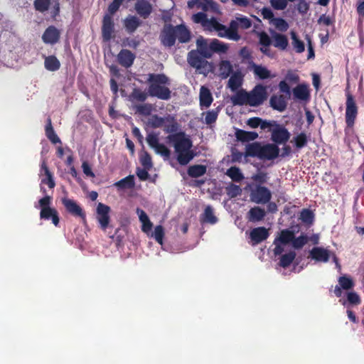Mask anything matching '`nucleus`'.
<instances>
[{"label":"nucleus","instance_id":"1","mask_svg":"<svg viewBox=\"0 0 364 364\" xmlns=\"http://www.w3.org/2000/svg\"><path fill=\"white\" fill-rule=\"evenodd\" d=\"M168 142L173 145L177 154V161L181 166H186L196 156L192 148V141L189 137L186 136L184 132L181 131L175 134H169L167 136Z\"/></svg>","mask_w":364,"mask_h":364},{"label":"nucleus","instance_id":"2","mask_svg":"<svg viewBox=\"0 0 364 364\" xmlns=\"http://www.w3.org/2000/svg\"><path fill=\"white\" fill-rule=\"evenodd\" d=\"M161 43L164 46L171 47L175 45L176 39L181 43H188L191 40V31L183 24L173 26L172 24H166L164 26L161 33Z\"/></svg>","mask_w":364,"mask_h":364},{"label":"nucleus","instance_id":"3","mask_svg":"<svg viewBox=\"0 0 364 364\" xmlns=\"http://www.w3.org/2000/svg\"><path fill=\"white\" fill-rule=\"evenodd\" d=\"M147 82L149 84L148 87L149 95L151 97H156L161 100H169L171 92L168 87L169 78L164 74L151 73L148 75Z\"/></svg>","mask_w":364,"mask_h":364},{"label":"nucleus","instance_id":"4","mask_svg":"<svg viewBox=\"0 0 364 364\" xmlns=\"http://www.w3.org/2000/svg\"><path fill=\"white\" fill-rule=\"evenodd\" d=\"M125 0H113L107 7L108 14L104 15L102 23V38L103 41L108 42L114 37V23L112 15L117 12ZM127 1L133 0H127Z\"/></svg>","mask_w":364,"mask_h":364},{"label":"nucleus","instance_id":"5","mask_svg":"<svg viewBox=\"0 0 364 364\" xmlns=\"http://www.w3.org/2000/svg\"><path fill=\"white\" fill-rule=\"evenodd\" d=\"M252 25L251 18L242 14H237L235 19L231 20L229 26V31L225 35L228 39L238 41L240 36L238 33V29L246 30L250 28Z\"/></svg>","mask_w":364,"mask_h":364},{"label":"nucleus","instance_id":"6","mask_svg":"<svg viewBox=\"0 0 364 364\" xmlns=\"http://www.w3.org/2000/svg\"><path fill=\"white\" fill-rule=\"evenodd\" d=\"M52 198L46 196L38 200L41 207L40 218L45 220H52V223L55 226H58L60 222L58 212L55 208L49 207L51 203Z\"/></svg>","mask_w":364,"mask_h":364},{"label":"nucleus","instance_id":"7","mask_svg":"<svg viewBox=\"0 0 364 364\" xmlns=\"http://www.w3.org/2000/svg\"><path fill=\"white\" fill-rule=\"evenodd\" d=\"M146 141L150 147L155 150L156 154L168 161L171 157V150L163 143L159 141L158 134L154 132L149 133L146 136Z\"/></svg>","mask_w":364,"mask_h":364},{"label":"nucleus","instance_id":"8","mask_svg":"<svg viewBox=\"0 0 364 364\" xmlns=\"http://www.w3.org/2000/svg\"><path fill=\"white\" fill-rule=\"evenodd\" d=\"M206 58L203 56L196 50H191L188 55V62L191 67L196 68L200 73H205L210 70Z\"/></svg>","mask_w":364,"mask_h":364},{"label":"nucleus","instance_id":"9","mask_svg":"<svg viewBox=\"0 0 364 364\" xmlns=\"http://www.w3.org/2000/svg\"><path fill=\"white\" fill-rule=\"evenodd\" d=\"M271 191L266 186H256L251 191L250 198L256 204L265 205L272 200Z\"/></svg>","mask_w":364,"mask_h":364},{"label":"nucleus","instance_id":"10","mask_svg":"<svg viewBox=\"0 0 364 364\" xmlns=\"http://www.w3.org/2000/svg\"><path fill=\"white\" fill-rule=\"evenodd\" d=\"M248 106H260L267 99L266 87L262 85L254 87L252 91L247 92Z\"/></svg>","mask_w":364,"mask_h":364},{"label":"nucleus","instance_id":"11","mask_svg":"<svg viewBox=\"0 0 364 364\" xmlns=\"http://www.w3.org/2000/svg\"><path fill=\"white\" fill-rule=\"evenodd\" d=\"M347 100H346L345 120L348 127H353L358 114V107L353 97L349 92L346 94Z\"/></svg>","mask_w":364,"mask_h":364},{"label":"nucleus","instance_id":"12","mask_svg":"<svg viewBox=\"0 0 364 364\" xmlns=\"http://www.w3.org/2000/svg\"><path fill=\"white\" fill-rule=\"evenodd\" d=\"M61 203L64 205L65 210L75 218H80L82 221H86V213L80 205L73 199L66 197L61 199Z\"/></svg>","mask_w":364,"mask_h":364},{"label":"nucleus","instance_id":"13","mask_svg":"<svg viewBox=\"0 0 364 364\" xmlns=\"http://www.w3.org/2000/svg\"><path fill=\"white\" fill-rule=\"evenodd\" d=\"M203 27L205 31L217 32L220 38H227L225 35L228 32V27L220 23L215 17L208 18Z\"/></svg>","mask_w":364,"mask_h":364},{"label":"nucleus","instance_id":"14","mask_svg":"<svg viewBox=\"0 0 364 364\" xmlns=\"http://www.w3.org/2000/svg\"><path fill=\"white\" fill-rule=\"evenodd\" d=\"M109 211L110 208L109 205L101 203L97 205L96 218L102 230H107L109 223Z\"/></svg>","mask_w":364,"mask_h":364},{"label":"nucleus","instance_id":"15","mask_svg":"<svg viewBox=\"0 0 364 364\" xmlns=\"http://www.w3.org/2000/svg\"><path fill=\"white\" fill-rule=\"evenodd\" d=\"M290 133L285 127L280 124H276V127L272 131L271 139L273 144H286L289 139Z\"/></svg>","mask_w":364,"mask_h":364},{"label":"nucleus","instance_id":"16","mask_svg":"<svg viewBox=\"0 0 364 364\" xmlns=\"http://www.w3.org/2000/svg\"><path fill=\"white\" fill-rule=\"evenodd\" d=\"M60 38V31L53 25L48 26L41 36L43 43L50 45L58 43Z\"/></svg>","mask_w":364,"mask_h":364},{"label":"nucleus","instance_id":"17","mask_svg":"<svg viewBox=\"0 0 364 364\" xmlns=\"http://www.w3.org/2000/svg\"><path fill=\"white\" fill-rule=\"evenodd\" d=\"M279 156V148L273 143L262 145L259 159L273 160Z\"/></svg>","mask_w":364,"mask_h":364},{"label":"nucleus","instance_id":"18","mask_svg":"<svg viewBox=\"0 0 364 364\" xmlns=\"http://www.w3.org/2000/svg\"><path fill=\"white\" fill-rule=\"evenodd\" d=\"M259 37V43L261 47L259 50L262 54L266 56L273 58L274 54L272 50L269 48V46L272 45V38L268 36V34L265 31H261L258 33Z\"/></svg>","mask_w":364,"mask_h":364},{"label":"nucleus","instance_id":"19","mask_svg":"<svg viewBox=\"0 0 364 364\" xmlns=\"http://www.w3.org/2000/svg\"><path fill=\"white\" fill-rule=\"evenodd\" d=\"M269 235L268 229L265 227L255 228L252 229L250 234H249V237H250L253 245H257L265 241Z\"/></svg>","mask_w":364,"mask_h":364},{"label":"nucleus","instance_id":"20","mask_svg":"<svg viewBox=\"0 0 364 364\" xmlns=\"http://www.w3.org/2000/svg\"><path fill=\"white\" fill-rule=\"evenodd\" d=\"M134 9L136 14L144 19H147L152 13V6L147 0H137Z\"/></svg>","mask_w":364,"mask_h":364},{"label":"nucleus","instance_id":"21","mask_svg":"<svg viewBox=\"0 0 364 364\" xmlns=\"http://www.w3.org/2000/svg\"><path fill=\"white\" fill-rule=\"evenodd\" d=\"M287 82H299V76L291 70H289L286 75L285 80H282L279 83V88L282 93H286L288 97L290 95V87Z\"/></svg>","mask_w":364,"mask_h":364},{"label":"nucleus","instance_id":"22","mask_svg":"<svg viewBox=\"0 0 364 364\" xmlns=\"http://www.w3.org/2000/svg\"><path fill=\"white\" fill-rule=\"evenodd\" d=\"M309 256L316 262H327L329 261L330 252L327 249L316 247L310 250Z\"/></svg>","mask_w":364,"mask_h":364},{"label":"nucleus","instance_id":"23","mask_svg":"<svg viewBox=\"0 0 364 364\" xmlns=\"http://www.w3.org/2000/svg\"><path fill=\"white\" fill-rule=\"evenodd\" d=\"M119 63L125 68H129L134 64L135 55L129 50L123 49L117 55Z\"/></svg>","mask_w":364,"mask_h":364},{"label":"nucleus","instance_id":"24","mask_svg":"<svg viewBox=\"0 0 364 364\" xmlns=\"http://www.w3.org/2000/svg\"><path fill=\"white\" fill-rule=\"evenodd\" d=\"M294 98L297 100L307 102L310 100V91L306 84H299L293 89Z\"/></svg>","mask_w":364,"mask_h":364},{"label":"nucleus","instance_id":"25","mask_svg":"<svg viewBox=\"0 0 364 364\" xmlns=\"http://www.w3.org/2000/svg\"><path fill=\"white\" fill-rule=\"evenodd\" d=\"M272 41L273 46L279 50H286L288 45V38L286 35L276 31H272Z\"/></svg>","mask_w":364,"mask_h":364},{"label":"nucleus","instance_id":"26","mask_svg":"<svg viewBox=\"0 0 364 364\" xmlns=\"http://www.w3.org/2000/svg\"><path fill=\"white\" fill-rule=\"evenodd\" d=\"M266 216V211L259 206H254L247 211V218L249 222L255 223L262 221Z\"/></svg>","mask_w":364,"mask_h":364},{"label":"nucleus","instance_id":"27","mask_svg":"<svg viewBox=\"0 0 364 364\" xmlns=\"http://www.w3.org/2000/svg\"><path fill=\"white\" fill-rule=\"evenodd\" d=\"M270 105L279 112L285 111L287 107V97L282 95H273L270 99Z\"/></svg>","mask_w":364,"mask_h":364},{"label":"nucleus","instance_id":"28","mask_svg":"<svg viewBox=\"0 0 364 364\" xmlns=\"http://www.w3.org/2000/svg\"><path fill=\"white\" fill-rule=\"evenodd\" d=\"M250 67L252 68L255 76L259 80H264L272 77L271 71L267 69V68L257 65L254 62H251Z\"/></svg>","mask_w":364,"mask_h":364},{"label":"nucleus","instance_id":"29","mask_svg":"<svg viewBox=\"0 0 364 364\" xmlns=\"http://www.w3.org/2000/svg\"><path fill=\"white\" fill-rule=\"evenodd\" d=\"M235 136H236L237 141L245 143L254 141L259 137V135L255 132L237 129L235 132Z\"/></svg>","mask_w":364,"mask_h":364},{"label":"nucleus","instance_id":"30","mask_svg":"<svg viewBox=\"0 0 364 364\" xmlns=\"http://www.w3.org/2000/svg\"><path fill=\"white\" fill-rule=\"evenodd\" d=\"M141 25V21L135 16H129L124 19V27L126 31L132 33Z\"/></svg>","mask_w":364,"mask_h":364},{"label":"nucleus","instance_id":"31","mask_svg":"<svg viewBox=\"0 0 364 364\" xmlns=\"http://www.w3.org/2000/svg\"><path fill=\"white\" fill-rule=\"evenodd\" d=\"M231 102L235 106L248 105L247 92L241 89L231 97Z\"/></svg>","mask_w":364,"mask_h":364},{"label":"nucleus","instance_id":"32","mask_svg":"<svg viewBox=\"0 0 364 364\" xmlns=\"http://www.w3.org/2000/svg\"><path fill=\"white\" fill-rule=\"evenodd\" d=\"M200 106L208 107L213 102L212 94L206 87H200L199 93Z\"/></svg>","mask_w":364,"mask_h":364},{"label":"nucleus","instance_id":"33","mask_svg":"<svg viewBox=\"0 0 364 364\" xmlns=\"http://www.w3.org/2000/svg\"><path fill=\"white\" fill-rule=\"evenodd\" d=\"M294 232L289 229H283L279 232V236L274 239V242H280L282 245H287L292 242L294 239Z\"/></svg>","mask_w":364,"mask_h":364},{"label":"nucleus","instance_id":"34","mask_svg":"<svg viewBox=\"0 0 364 364\" xmlns=\"http://www.w3.org/2000/svg\"><path fill=\"white\" fill-rule=\"evenodd\" d=\"M164 132L170 134L178 132L179 124L174 117L168 115L164 125Z\"/></svg>","mask_w":364,"mask_h":364},{"label":"nucleus","instance_id":"35","mask_svg":"<svg viewBox=\"0 0 364 364\" xmlns=\"http://www.w3.org/2000/svg\"><path fill=\"white\" fill-rule=\"evenodd\" d=\"M198 52L205 58H211L212 51L210 48V44L208 45L205 40L203 38H198L196 41Z\"/></svg>","mask_w":364,"mask_h":364},{"label":"nucleus","instance_id":"36","mask_svg":"<svg viewBox=\"0 0 364 364\" xmlns=\"http://www.w3.org/2000/svg\"><path fill=\"white\" fill-rule=\"evenodd\" d=\"M242 82V75L240 71H237L231 75L229 81H228V87H229L232 91H236L240 87Z\"/></svg>","mask_w":364,"mask_h":364},{"label":"nucleus","instance_id":"37","mask_svg":"<svg viewBox=\"0 0 364 364\" xmlns=\"http://www.w3.org/2000/svg\"><path fill=\"white\" fill-rule=\"evenodd\" d=\"M46 136L49 141L53 144L60 143V139L55 134V131L53 128L51 118H47L46 124L45 127Z\"/></svg>","mask_w":364,"mask_h":364},{"label":"nucleus","instance_id":"38","mask_svg":"<svg viewBox=\"0 0 364 364\" xmlns=\"http://www.w3.org/2000/svg\"><path fill=\"white\" fill-rule=\"evenodd\" d=\"M148 96H149V92L142 91L139 87H134L132 92L129 94V99L132 102L137 101L143 102L147 100Z\"/></svg>","mask_w":364,"mask_h":364},{"label":"nucleus","instance_id":"39","mask_svg":"<svg viewBox=\"0 0 364 364\" xmlns=\"http://www.w3.org/2000/svg\"><path fill=\"white\" fill-rule=\"evenodd\" d=\"M44 65L46 70L54 72L60 69V63L57 57L48 55L45 58Z\"/></svg>","mask_w":364,"mask_h":364},{"label":"nucleus","instance_id":"40","mask_svg":"<svg viewBox=\"0 0 364 364\" xmlns=\"http://www.w3.org/2000/svg\"><path fill=\"white\" fill-rule=\"evenodd\" d=\"M309 139L306 134L301 132L296 136L293 137L291 143H294V147L296 150H301L304 146H306Z\"/></svg>","mask_w":364,"mask_h":364},{"label":"nucleus","instance_id":"41","mask_svg":"<svg viewBox=\"0 0 364 364\" xmlns=\"http://www.w3.org/2000/svg\"><path fill=\"white\" fill-rule=\"evenodd\" d=\"M295 257L296 253L294 251H289L285 255H280L279 265L282 268H288L292 264Z\"/></svg>","mask_w":364,"mask_h":364},{"label":"nucleus","instance_id":"42","mask_svg":"<svg viewBox=\"0 0 364 364\" xmlns=\"http://www.w3.org/2000/svg\"><path fill=\"white\" fill-rule=\"evenodd\" d=\"M232 65L230 61L223 60L220 63L219 65V72L220 75L223 79L228 78L229 76L232 75Z\"/></svg>","mask_w":364,"mask_h":364},{"label":"nucleus","instance_id":"43","mask_svg":"<svg viewBox=\"0 0 364 364\" xmlns=\"http://www.w3.org/2000/svg\"><path fill=\"white\" fill-rule=\"evenodd\" d=\"M114 186L122 189L134 188L135 186L134 175L130 174L122 180L117 181Z\"/></svg>","mask_w":364,"mask_h":364},{"label":"nucleus","instance_id":"44","mask_svg":"<svg viewBox=\"0 0 364 364\" xmlns=\"http://www.w3.org/2000/svg\"><path fill=\"white\" fill-rule=\"evenodd\" d=\"M206 173V166L204 165H193L188 169V174L191 178H198Z\"/></svg>","mask_w":364,"mask_h":364},{"label":"nucleus","instance_id":"45","mask_svg":"<svg viewBox=\"0 0 364 364\" xmlns=\"http://www.w3.org/2000/svg\"><path fill=\"white\" fill-rule=\"evenodd\" d=\"M226 175L235 182H240L244 179V175L241 173L240 168L236 166L227 169Z\"/></svg>","mask_w":364,"mask_h":364},{"label":"nucleus","instance_id":"46","mask_svg":"<svg viewBox=\"0 0 364 364\" xmlns=\"http://www.w3.org/2000/svg\"><path fill=\"white\" fill-rule=\"evenodd\" d=\"M262 145L259 142H252L246 147V156L259 157Z\"/></svg>","mask_w":364,"mask_h":364},{"label":"nucleus","instance_id":"47","mask_svg":"<svg viewBox=\"0 0 364 364\" xmlns=\"http://www.w3.org/2000/svg\"><path fill=\"white\" fill-rule=\"evenodd\" d=\"M210 48L213 53H225L228 49V46L225 43L220 42L218 39H213L210 43Z\"/></svg>","mask_w":364,"mask_h":364},{"label":"nucleus","instance_id":"48","mask_svg":"<svg viewBox=\"0 0 364 364\" xmlns=\"http://www.w3.org/2000/svg\"><path fill=\"white\" fill-rule=\"evenodd\" d=\"M300 219L304 224H312L314 220V213L312 210L304 208L301 211Z\"/></svg>","mask_w":364,"mask_h":364},{"label":"nucleus","instance_id":"49","mask_svg":"<svg viewBox=\"0 0 364 364\" xmlns=\"http://www.w3.org/2000/svg\"><path fill=\"white\" fill-rule=\"evenodd\" d=\"M290 35H291L292 45L295 51L299 53L304 52V43H303V41L298 38L294 31H291V33H290Z\"/></svg>","mask_w":364,"mask_h":364},{"label":"nucleus","instance_id":"50","mask_svg":"<svg viewBox=\"0 0 364 364\" xmlns=\"http://www.w3.org/2000/svg\"><path fill=\"white\" fill-rule=\"evenodd\" d=\"M203 215V221L205 223L214 224L218 222V218L214 215L213 210L210 205L205 207Z\"/></svg>","mask_w":364,"mask_h":364},{"label":"nucleus","instance_id":"51","mask_svg":"<svg viewBox=\"0 0 364 364\" xmlns=\"http://www.w3.org/2000/svg\"><path fill=\"white\" fill-rule=\"evenodd\" d=\"M198 9H201L203 11L209 10L215 11L218 9V4L213 0H202L200 5L198 6Z\"/></svg>","mask_w":364,"mask_h":364},{"label":"nucleus","instance_id":"52","mask_svg":"<svg viewBox=\"0 0 364 364\" xmlns=\"http://www.w3.org/2000/svg\"><path fill=\"white\" fill-rule=\"evenodd\" d=\"M338 285L344 290H349L355 286L353 279L347 276H342L338 279Z\"/></svg>","mask_w":364,"mask_h":364},{"label":"nucleus","instance_id":"53","mask_svg":"<svg viewBox=\"0 0 364 364\" xmlns=\"http://www.w3.org/2000/svg\"><path fill=\"white\" fill-rule=\"evenodd\" d=\"M308 240L309 239L307 235H301L296 237L294 236V239L291 242V244L295 250H300L308 242Z\"/></svg>","mask_w":364,"mask_h":364},{"label":"nucleus","instance_id":"54","mask_svg":"<svg viewBox=\"0 0 364 364\" xmlns=\"http://www.w3.org/2000/svg\"><path fill=\"white\" fill-rule=\"evenodd\" d=\"M242 193L240 187L236 184L231 183L230 186L226 187V193L231 198H236Z\"/></svg>","mask_w":364,"mask_h":364},{"label":"nucleus","instance_id":"55","mask_svg":"<svg viewBox=\"0 0 364 364\" xmlns=\"http://www.w3.org/2000/svg\"><path fill=\"white\" fill-rule=\"evenodd\" d=\"M50 5V0H34L33 6L36 11L44 13L48 9Z\"/></svg>","mask_w":364,"mask_h":364},{"label":"nucleus","instance_id":"56","mask_svg":"<svg viewBox=\"0 0 364 364\" xmlns=\"http://www.w3.org/2000/svg\"><path fill=\"white\" fill-rule=\"evenodd\" d=\"M166 121V117L163 118L159 117L157 114L152 115L151 117L149 118V124L154 129L161 128L164 124Z\"/></svg>","mask_w":364,"mask_h":364},{"label":"nucleus","instance_id":"57","mask_svg":"<svg viewBox=\"0 0 364 364\" xmlns=\"http://www.w3.org/2000/svg\"><path fill=\"white\" fill-rule=\"evenodd\" d=\"M239 55L243 62H246L249 65H251V62H253L252 51L247 47L245 46L241 48L239 51Z\"/></svg>","mask_w":364,"mask_h":364},{"label":"nucleus","instance_id":"58","mask_svg":"<svg viewBox=\"0 0 364 364\" xmlns=\"http://www.w3.org/2000/svg\"><path fill=\"white\" fill-rule=\"evenodd\" d=\"M151 237H154L157 243L162 245L164 237V229L163 226L161 225H156L154 233L151 234Z\"/></svg>","mask_w":364,"mask_h":364},{"label":"nucleus","instance_id":"59","mask_svg":"<svg viewBox=\"0 0 364 364\" xmlns=\"http://www.w3.org/2000/svg\"><path fill=\"white\" fill-rule=\"evenodd\" d=\"M252 179L253 181L257 183V186H262L267 183L268 180V175L266 172L259 171L257 173H255L252 176Z\"/></svg>","mask_w":364,"mask_h":364},{"label":"nucleus","instance_id":"60","mask_svg":"<svg viewBox=\"0 0 364 364\" xmlns=\"http://www.w3.org/2000/svg\"><path fill=\"white\" fill-rule=\"evenodd\" d=\"M136 111L143 116H149L152 111V106L150 104L136 105Z\"/></svg>","mask_w":364,"mask_h":364},{"label":"nucleus","instance_id":"61","mask_svg":"<svg viewBox=\"0 0 364 364\" xmlns=\"http://www.w3.org/2000/svg\"><path fill=\"white\" fill-rule=\"evenodd\" d=\"M140 161L143 168L146 169H151L152 168L151 157L147 151H144L143 155H141Z\"/></svg>","mask_w":364,"mask_h":364},{"label":"nucleus","instance_id":"62","mask_svg":"<svg viewBox=\"0 0 364 364\" xmlns=\"http://www.w3.org/2000/svg\"><path fill=\"white\" fill-rule=\"evenodd\" d=\"M347 299L350 305H359L360 299L355 291H349L347 294Z\"/></svg>","mask_w":364,"mask_h":364},{"label":"nucleus","instance_id":"63","mask_svg":"<svg viewBox=\"0 0 364 364\" xmlns=\"http://www.w3.org/2000/svg\"><path fill=\"white\" fill-rule=\"evenodd\" d=\"M289 0H270L272 6L276 10H283L287 6Z\"/></svg>","mask_w":364,"mask_h":364},{"label":"nucleus","instance_id":"64","mask_svg":"<svg viewBox=\"0 0 364 364\" xmlns=\"http://www.w3.org/2000/svg\"><path fill=\"white\" fill-rule=\"evenodd\" d=\"M207 19V15L203 12L196 13L192 16L193 21L202 26L205 24Z\"/></svg>","mask_w":364,"mask_h":364}]
</instances>
